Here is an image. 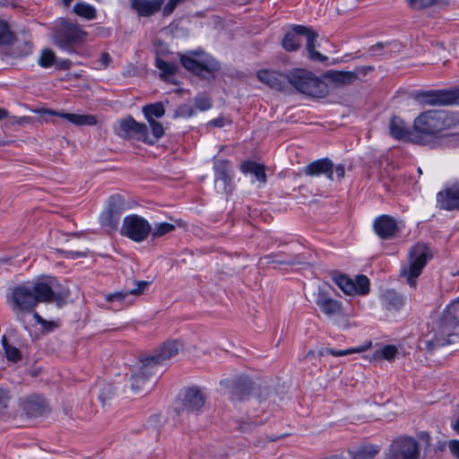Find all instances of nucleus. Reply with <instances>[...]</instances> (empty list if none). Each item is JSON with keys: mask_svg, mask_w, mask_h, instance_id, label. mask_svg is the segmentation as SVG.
I'll use <instances>...</instances> for the list:
<instances>
[{"mask_svg": "<svg viewBox=\"0 0 459 459\" xmlns=\"http://www.w3.org/2000/svg\"><path fill=\"white\" fill-rule=\"evenodd\" d=\"M316 352L314 351H309L307 355H306V358H309V357H313L315 356Z\"/></svg>", "mask_w": 459, "mask_h": 459, "instance_id": "nucleus-62", "label": "nucleus"}, {"mask_svg": "<svg viewBox=\"0 0 459 459\" xmlns=\"http://www.w3.org/2000/svg\"><path fill=\"white\" fill-rule=\"evenodd\" d=\"M176 230V225L169 222L155 223L151 233L153 238H160Z\"/></svg>", "mask_w": 459, "mask_h": 459, "instance_id": "nucleus-37", "label": "nucleus"}, {"mask_svg": "<svg viewBox=\"0 0 459 459\" xmlns=\"http://www.w3.org/2000/svg\"><path fill=\"white\" fill-rule=\"evenodd\" d=\"M458 123L459 118L446 110H428L415 118L413 128L420 134L437 136Z\"/></svg>", "mask_w": 459, "mask_h": 459, "instance_id": "nucleus-4", "label": "nucleus"}, {"mask_svg": "<svg viewBox=\"0 0 459 459\" xmlns=\"http://www.w3.org/2000/svg\"><path fill=\"white\" fill-rule=\"evenodd\" d=\"M135 285V288L129 290L130 295L137 296L142 294L144 291V290L150 285V281H136Z\"/></svg>", "mask_w": 459, "mask_h": 459, "instance_id": "nucleus-46", "label": "nucleus"}, {"mask_svg": "<svg viewBox=\"0 0 459 459\" xmlns=\"http://www.w3.org/2000/svg\"><path fill=\"white\" fill-rule=\"evenodd\" d=\"M305 174L307 176L325 175L329 180H334L333 164L329 159H321L309 163L305 168Z\"/></svg>", "mask_w": 459, "mask_h": 459, "instance_id": "nucleus-22", "label": "nucleus"}, {"mask_svg": "<svg viewBox=\"0 0 459 459\" xmlns=\"http://www.w3.org/2000/svg\"><path fill=\"white\" fill-rule=\"evenodd\" d=\"M9 399V392L6 389L0 388V411L7 407Z\"/></svg>", "mask_w": 459, "mask_h": 459, "instance_id": "nucleus-48", "label": "nucleus"}, {"mask_svg": "<svg viewBox=\"0 0 459 459\" xmlns=\"http://www.w3.org/2000/svg\"><path fill=\"white\" fill-rule=\"evenodd\" d=\"M257 79L272 89L282 91L289 83V75L271 70H261L257 73Z\"/></svg>", "mask_w": 459, "mask_h": 459, "instance_id": "nucleus-21", "label": "nucleus"}, {"mask_svg": "<svg viewBox=\"0 0 459 459\" xmlns=\"http://www.w3.org/2000/svg\"><path fill=\"white\" fill-rule=\"evenodd\" d=\"M73 11L76 15L88 21L94 20L97 15L94 6L83 2L76 3L74 5Z\"/></svg>", "mask_w": 459, "mask_h": 459, "instance_id": "nucleus-34", "label": "nucleus"}, {"mask_svg": "<svg viewBox=\"0 0 459 459\" xmlns=\"http://www.w3.org/2000/svg\"><path fill=\"white\" fill-rule=\"evenodd\" d=\"M289 83L300 93L313 97L324 98L328 93L327 84L312 72L296 69L289 74Z\"/></svg>", "mask_w": 459, "mask_h": 459, "instance_id": "nucleus-7", "label": "nucleus"}, {"mask_svg": "<svg viewBox=\"0 0 459 459\" xmlns=\"http://www.w3.org/2000/svg\"><path fill=\"white\" fill-rule=\"evenodd\" d=\"M389 133L396 140L411 141L420 143L418 137L412 139L411 132L404 126V123L399 117H394L389 124Z\"/></svg>", "mask_w": 459, "mask_h": 459, "instance_id": "nucleus-26", "label": "nucleus"}, {"mask_svg": "<svg viewBox=\"0 0 459 459\" xmlns=\"http://www.w3.org/2000/svg\"><path fill=\"white\" fill-rule=\"evenodd\" d=\"M179 3L182 2L180 0H169L168 4L163 8V14L165 16L171 14Z\"/></svg>", "mask_w": 459, "mask_h": 459, "instance_id": "nucleus-49", "label": "nucleus"}, {"mask_svg": "<svg viewBox=\"0 0 459 459\" xmlns=\"http://www.w3.org/2000/svg\"><path fill=\"white\" fill-rule=\"evenodd\" d=\"M204 403L205 396L201 389L193 386L184 391L180 406H177V410L186 412H195L198 411Z\"/></svg>", "mask_w": 459, "mask_h": 459, "instance_id": "nucleus-14", "label": "nucleus"}, {"mask_svg": "<svg viewBox=\"0 0 459 459\" xmlns=\"http://www.w3.org/2000/svg\"><path fill=\"white\" fill-rule=\"evenodd\" d=\"M459 326V299H455L445 308L434 329V336L424 342L428 351L454 343L457 338L456 330Z\"/></svg>", "mask_w": 459, "mask_h": 459, "instance_id": "nucleus-2", "label": "nucleus"}, {"mask_svg": "<svg viewBox=\"0 0 459 459\" xmlns=\"http://www.w3.org/2000/svg\"><path fill=\"white\" fill-rule=\"evenodd\" d=\"M195 107L201 110L206 111L212 108L211 99L204 95H198L195 98Z\"/></svg>", "mask_w": 459, "mask_h": 459, "instance_id": "nucleus-43", "label": "nucleus"}, {"mask_svg": "<svg viewBox=\"0 0 459 459\" xmlns=\"http://www.w3.org/2000/svg\"><path fill=\"white\" fill-rule=\"evenodd\" d=\"M70 255H71V257L74 258V257H81V256H84V255H85V253H83V252H78V251H71V252H70Z\"/></svg>", "mask_w": 459, "mask_h": 459, "instance_id": "nucleus-58", "label": "nucleus"}, {"mask_svg": "<svg viewBox=\"0 0 459 459\" xmlns=\"http://www.w3.org/2000/svg\"><path fill=\"white\" fill-rule=\"evenodd\" d=\"M65 6H69L73 0H62Z\"/></svg>", "mask_w": 459, "mask_h": 459, "instance_id": "nucleus-61", "label": "nucleus"}, {"mask_svg": "<svg viewBox=\"0 0 459 459\" xmlns=\"http://www.w3.org/2000/svg\"><path fill=\"white\" fill-rule=\"evenodd\" d=\"M180 62L186 70L206 80L214 79L215 74L220 69V64L202 50L181 55Z\"/></svg>", "mask_w": 459, "mask_h": 459, "instance_id": "nucleus-6", "label": "nucleus"}, {"mask_svg": "<svg viewBox=\"0 0 459 459\" xmlns=\"http://www.w3.org/2000/svg\"><path fill=\"white\" fill-rule=\"evenodd\" d=\"M214 181L216 187L221 188L224 192H230V172L231 167L228 160H218L214 162Z\"/></svg>", "mask_w": 459, "mask_h": 459, "instance_id": "nucleus-20", "label": "nucleus"}, {"mask_svg": "<svg viewBox=\"0 0 459 459\" xmlns=\"http://www.w3.org/2000/svg\"><path fill=\"white\" fill-rule=\"evenodd\" d=\"M299 36L306 37V49L310 60L318 63H325L328 60L326 56L323 55L316 49L318 34L310 28L303 25H295L291 30L285 34L281 42L283 48L286 51L298 50L301 46Z\"/></svg>", "mask_w": 459, "mask_h": 459, "instance_id": "nucleus-5", "label": "nucleus"}, {"mask_svg": "<svg viewBox=\"0 0 459 459\" xmlns=\"http://www.w3.org/2000/svg\"><path fill=\"white\" fill-rule=\"evenodd\" d=\"M33 316L39 323L43 324L45 322L38 313H34Z\"/></svg>", "mask_w": 459, "mask_h": 459, "instance_id": "nucleus-60", "label": "nucleus"}, {"mask_svg": "<svg viewBox=\"0 0 459 459\" xmlns=\"http://www.w3.org/2000/svg\"><path fill=\"white\" fill-rule=\"evenodd\" d=\"M155 369H143V358L141 359V367L137 372L134 373L131 377V387L135 392H140L143 389L146 380L149 376L156 374Z\"/></svg>", "mask_w": 459, "mask_h": 459, "instance_id": "nucleus-28", "label": "nucleus"}, {"mask_svg": "<svg viewBox=\"0 0 459 459\" xmlns=\"http://www.w3.org/2000/svg\"><path fill=\"white\" fill-rule=\"evenodd\" d=\"M87 37V31L65 19H59L53 27L55 45L68 54L76 53V48L86 41Z\"/></svg>", "mask_w": 459, "mask_h": 459, "instance_id": "nucleus-3", "label": "nucleus"}, {"mask_svg": "<svg viewBox=\"0 0 459 459\" xmlns=\"http://www.w3.org/2000/svg\"><path fill=\"white\" fill-rule=\"evenodd\" d=\"M325 76L337 87L350 85L357 80L356 73L351 71H329Z\"/></svg>", "mask_w": 459, "mask_h": 459, "instance_id": "nucleus-27", "label": "nucleus"}, {"mask_svg": "<svg viewBox=\"0 0 459 459\" xmlns=\"http://www.w3.org/2000/svg\"><path fill=\"white\" fill-rule=\"evenodd\" d=\"M145 130V124L138 123L131 116L118 121L115 128L116 134L125 139L134 137L140 141L142 133Z\"/></svg>", "mask_w": 459, "mask_h": 459, "instance_id": "nucleus-15", "label": "nucleus"}, {"mask_svg": "<svg viewBox=\"0 0 459 459\" xmlns=\"http://www.w3.org/2000/svg\"><path fill=\"white\" fill-rule=\"evenodd\" d=\"M252 387L251 380L248 377H238L232 387V397L237 400H243L250 394Z\"/></svg>", "mask_w": 459, "mask_h": 459, "instance_id": "nucleus-30", "label": "nucleus"}, {"mask_svg": "<svg viewBox=\"0 0 459 459\" xmlns=\"http://www.w3.org/2000/svg\"><path fill=\"white\" fill-rule=\"evenodd\" d=\"M448 447L451 453L459 459V440H451Z\"/></svg>", "mask_w": 459, "mask_h": 459, "instance_id": "nucleus-52", "label": "nucleus"}, {"mask_svg": "<svg viewBox=\"0 0 459 459\" xmlns=\"http://www.w3.org/2000/svg\"><path fill=\"white\" fill-rule=\"evenodd\" d=\"M423 96L424 101L431 105H459V87L451 91H429Z\"/></svg>", "mask_w": 459, "mask_h": 459, "instance_id": "nucleus-16", "label": "nucleus"}, {"mask_svg": "<svg viewBox=\"0 0 459 459\" xmlns=\"http://www.w3.org/2000/svg\"><path fill=\"white\" fill-rule=\"evenodd\" d=\"M382 300L385 307L389 310H399L403 305V300L402 297L394 290H385L382 295Z\"/></svg>", "mask_w": 459, "mask_h": 459, "instance_id": "nucleus-32", "label": "nucleus"}, {"mask_svg": "<svg viewBox=\"0 0 459 459\" xmlns=\"http://www.w3.org/2000/svg\"><path fill=\"white\" fill-rule=\"evenodd\" d=\"M124 209V202L120 195H111L108 206L100 215V223L108 232L117 230L119 217Z\"/></svg>", "mask_w": 459, "mask_h": 459, "instance_id": "nucleus-12", "label": "nucleus"}, {"mask_svg": "<svg viewBox=\"0 0 459 459\" xmlns=\"http://www.w3.org/2000/svg\"><path fill=\"white\" fill-rule=\"evenodd\" d=\"M115 394V389L111 385H106L100 391L99 398L102 403L111 398Z\"/></svg>", "mask_w": 459, "mask_h": 459, "instance_id": "nucleus-45", "label": "nucleus"}, {"mask_svg": "<svg viewBox=\"0 0 459 459\" xmlns=\"http://www.w3.org/2000/svg\"><path fill=\"white\" fill-rule=\"evenodd\" d=\"M164 0H130L131 7L141 16H151L160 11Z\"/></svg>", "mask_w": 459, "mask_h": 459, "instance_id": "nucleus-25", "label": "nucleus"}, {"mask_svg": "<svg viewBox=\"0 0 459 459\" xmlns=\"http://www.w3.org/2000/svg\"><path fill=\"white\" fill-rule=\"evenodd\" d=\"M182 348L183 345L176 340L164 342L152 355L143 357V369H155L158 372L160 368L168 366Z\"/></svg>", "mask_w": 459, "mask_h": 459, "instance_id": "nucleus-10", "label": "nucleus"}, {"mask_svg": "<svg viewBox=\"0 0 459 459\" xmlns=\"http://www.w3.org/2000/svg\"><path fill=\"white\" fill-rule=\"evenodd\" d=\"M333 281L347 295H364L369 291V280L362 274L355 279L338 274L333 277Z\"/></svg>", "mask_w": 459, "mask_h": 459, "instance_id": "nucleus-13", "label": "nucleus"}, {"mask_svg": "<svg viewBox=\"0 0 459 459\" xmlns=\"http://www.w3.org/2000/svg\"><path fill=\"white\" fill-rule=\"evenodd\" d=\"M414 9H423L437 4L440 0H406Z\"/></svg>", "mask_w": 459, "mask_h": 459, "instance_id": "nucleus-44", "label": "nucleus"}, {"mask_svg": "<svg viewBox=\"0 0 459 459\" xmlns=\"http://www.w3.org/2000/svg\"><path fill=\"white\" fill-rule=\"evenodd\" d=\"M397 348L394 345H386L375 352V358H383L388 361L394 359L397 354Z\"/></svg>", "mask_w": 459, "mask_h": 459, "instance_id": "nucleus-40", "label": "nucleus"}, {"mask_svg": "<svg viewBox=\"0 0 459 459\" xmlns=\"http://www.w3.org/2000/svg\"><path fill=\"white\" fill-rule=\"evenodd\" d=\"M365 351V348L363 346H359L358 348H351V349H346V350H334V349H322L320 350L317 354L319 357L325 356L326 354H331L334 357H341V356H346L352 353H359Z\"/></svg>", "mask_w": 459, "mask_h": 459, "instance_id": "nucleus-36", "label": "nucleus"}, {"mask_svg": "<svg viewBox=\"0 0 459 459\" xmlns=\"http://www.w3.org/2000/svg\"><path fill=\"white\" fill-rule=\"evenodd\" d=\"M420 443L411 437L395 439L390 448L387 459H418L420 446L427 448L430 444V437L427 432L419 435Z\"/></svg>", "mask_w": 459, "mask_h": 459, "instance_id": "nucleus-8", "label": "nucleus"}, {"mask_svg": "<svg viewBox=\"0 0 459 459\" xmlns=\"http://www.w3.org/2000/svg\"><path fill=\"white\" fill-rule=\"evenodd\" d=\"M5 352L8 359L18 361L21 359L20 351L14 347H6Z\"/></svg>", "mask_w": 459, "mask_h": 459, "instance_id": "nucleus-47", "label": "nucleus"}, {"mask_svg": "<svg viewBox=\"0 0 459 459\" xmlns=\"http://www.w3.org/2000/svg\"><path fill=\"white\" fill-rule=\"evenodd\" d=\"M437 204L446 211L459 210V185L454 184L437 195Z\"/></svg>", "mask_w": 459, "mask_h": 459, "instance_id": "nucleus-19", "label": "nucleus"}, {"mask_svg": "<svg viewBox=\"0 0 459 459\" xmlns=\"http://www.w3.org/2000/svg\"><path fill=\"white\" fill-rule=\"evenodd\" d=\"M431 257L429 247L423 244L415 245L410 252L409 264L401 270L411 287H415L416 278L421 273L428 260Z\"/></svg>", "mask_w": 459, "mask_h": 459, "instance_id": "nucleus-9", "label": "nucleus"}, {"mask_svg": "<svg viewBox=\"0 0 459 459\" xmlns=\"http://www.w3.org/2000/svg\"><path fill=\"white\" fill-rule=\"evenodd\" d=\"M378 453V448L372 445L360 447L353 452L352 459H372Z\"/></svg>", "mask_w": 459, "mask_h": 459, "instance_id": "nucleus-38", "label": "nucleus"}, {"mask_svg": "<svg viewBox=\"0 0 459 459\" xmlns=\"http://www.w3.org/2000/svg\"><path fill=\"white\" fill-rule=\"evenodd\" d=\"M22 409L28 416H39L44 412V400L37 396H30L23 400Z\"/></svg>", "mask_w": 459, "mask_h": 459, "instance_id": "nucleus-29", "label": "nucleus"}, {"mask_svg": "<svg viewBox=\"0 0 459 459\" xmlns=\"http://www.w3.org/2000/svg\"><path fill=\"white\" fill-rule=\"evenodd\" d=\"M374 230L377 235L383 239L393 238L399 230L396 220L389 215H380L374 221Z\"/></svg>", "mask_w": 459, "mask_h": 459, "instance_id": "nucleus-18", "label": "nucleus"}, {"mask_svg": "<svg viewBox=\"0 0 459 459\" xmlns=\"http://www.w3.org/2000/svg\"><path fill=\"white\" fill-rule=\"evenodd\" d=\"M130 295L129 290L115 291L107 295L106 299L111 303L122 304L126 301V298Z\"/></svg>", "mask_w": 459, "mask_h": 459, "instance_id": "nucleus-42", "label": "nucleus"}, {"mask_svg": "<svg viewBox=\"0 0 459 459\" xmlns=\"http://www.w3.org/2000/svg\"><path fill=\"white\" fill-rule=\"evenodd\" d=\"M345 176V169L344 166L342 164L337 165L335 168H333V177L334 180H342Z\"/></svg>", "mask_w": 459, "mask_h": 459, "instance_id": "nucleus-50", "label": "nucleus"}, {"mask_svg": "<svg viewBox=\"0 0 459 459\" xmlns=\"http://www.w3.org/2000/svg\"><path fill=\"white\" fill-rule=\"evenodd\" d=\"M111 61V57L108 53H103L99 60L100 68H106Z\"/></svg>", "mask_w": 459, "mask_h": 459, "instance_id": "nucleus-53", "label": "nucleus"}, {"mask_svg": "<svg viewBox=\"0 0 459 459\" xmlns=\"http://www.w3.org/2000/svg\"><path fill=\"white\" fill-rule=\"evenodd\" d=\"M178 113L180 115V116H187V117H191L193 115V110L191 108L187 107V106H182L180 107L178 109Z\"/></svg>", "mask_w": 459, "mask_h": 459, "instance_id": "nucleus-56", "label": "nucleus"}, {"mask_svg": "<svg viewBox=\"0 0 459 459\" xmlns=\"http://www.w3.org/2000/svg\"><path fill=\"white\" fill-rule=\"evenodd\" d=\"M228 123H229V121L223 117H218L210 122L211 125L217 126V127H222L225 125H227Z\"/></svg>", "mask_w": 459, "mask_h": 459, "instance_id": "nucleus-55", "label": "nucleus"}, {"mask_svg": "<svg viewBox=\"0 0 459 459\" xmlns=\"http://www.w3.org/2000/svg\"><path fill=\"white\" fill-rule=\"evenodd\" d=\"M374 70L373 66L370 65H365V66H358L355 68L352 73H356L357 79L359 75H366L368 72H371Z\"/></svg>", "mask_w": 459, "mask_h": 459, "instance_id": "nucleus-51", "label": "nucleus"}, {"mask_svg": "<svg viewBox=\"0 0 459 459\" xmlns=\"http://www.w3.org/2000/svg\"><path fill=\"white\" fill-rule=\"evenodd\" d=\"M156 67L161 72V78L165 79L168 76L174 75L178 69V66L175 63H169L163 60L160 57H157L155 60Z\"/></svg>", "mask_w": 459, "mask_h": 459, "instance_id": "nucleus-35", "label": "nucleus"}, {"mask_svg": "<svg viewBox=\"0 0 459 459\" xmlns=\"http://www.w3.org/2000/svg\"><path fill=\"white\" fill-rule=\"evenodd\" d=\"M12 308L17 319L25 325V313L30 312L40 302L56 301L59 303L63 297L56 294L52 287V281H39L35 283L20 284L12 291Z\"/></svg>", "mask_w": 459, "mask_h": 459, "instance_id": "nucleus-1", "label": "nucleus"}, {"mask_svg": "<svg viewBox=\"0 0 459 459\" xmlns=\"http://www.w3.org/2000/svg\"><path fill=\"white\" fill-rule=\"evenodd\" d=\"M55 58L56 56L52 50L45 49L42 51L39 56V65L45 68L50 67L51 65H53Z\"/></svg>", "mask_w": 459, "mask_h": 459, "instance_id": "nucleus-41", "label": "nucleus"}, {"mask_svg": "<svg viewBox=\"0 0 459 459\" xmlns=\"http://www.w3.org/2000/svg\"><path fill=\"white\" fill-rule=\"evenodd\" d=\"M8 117V111L5 108H0V120Z\"/></svg>", "mask_w": 459, "mask_h": 459, "instance_id": "nucleus-59", "label": "nucleus"}, {"mask_svg": "<svg viewBox=\"0 0 459 459\" xmlns=\"http://www.w3.org/2000/svg\"><path fill=\"white\" fill-rule=\"evenodd\" d=\"M42 113L54 115L67 119L75 126H94L97 124V118L92 115H80L65 112H56L50 109H45Z\"/></svg>", "mask_w": 459, "mask_h": 459, "instance_id": "nucleus-24", "label": "nucleus"}, {"mask_svg": "<svg viewBox=\"0 0 459 459\" xmlns=\"http://www.w3.org/2000/svg\"><path fill=\"white\" fill-rule=\"evenodd\" d=\"M13 39V34L11 31L7 22L0 19V45H9Z\"/></svg>", "mask_w": 459, "mask_h": 459, "instance_id": "nucleus-39", "label": "nucleus"}, {"mask_svg": "<svg viewBox=\"0 0 459 459\" xmlns=\"http://www.w3.org/2000/svg\"><path fill=\"white\" fill-rule=\"evenodd\" d=\"M143 113L146 120H152L162 117L165 108L161 102H155L143 107Z\"/></svg>", "mask_w": 459, "mask_h": 459, "instance_id": "nucleus-33", "label": "nucleus"}, {"mask_svg": "<svg viewBox=\"0 0 459 459\" xmlns=\"http://www.w3.org/2000/svg\"><path fill=\"white\" fill-rule=\"evenodd\" d=\"M65 64L70 65V64H71V61H65Z\"/></svg>", "mask_w": 459, "mask_h": 459, "instance_id": "nucleus-63", "label": "nucleus"}, {"mask_svg": "<svg viewBox=\"0 0 459 459\" xmlns=\"http://www.w3.org/2000/svg\"><path fill=\"white\" fill-rule=\"evenodd\" d=\"M264 260L266 261L267 264H270V263H279V264H296L298 263L297 261L295 260H292V261H288V262H285V261H281V260H275L274 259V255H266L264 257Z\"/></svg>", "mask_w": 459, "mask_h": 459, "instance_id": "nucleus-54", "label": "nucleus"}, {"mask_svg": "<svg viewBox=\"0 0 459 459\" xmlns=\"http://www.w3.org/2000/svg\"><path fill=\"white\" fill-rule=\"evenodd\" d=\"M13 123H15L18 125H22V124L30 120V118L27 117H13Z\"/></svg>", "mask_w": 459, "mask_h": 459, "instance_id": "nucleus-57", "label": "nucleus"}, {"mask_svg": "<svg viewBox=\"0 0 459 459\" xmlns=\"http://www.w3.org/2000/svg\"><path fill=\"white\" fill-rule=\"evenodd\" d=\"M152 226L147 220L137 214L127 215L123 220L120 234L134 242H142L148 238Z\"/></svg>", "mask_w": 459, "mask_h": 459, "instance_id": "nucleus-11", "label": "nucleus"}, {"mask_svg": "<svg viewBox=\"0 0 459 459\" xmlns=\"http://www.w3.org/2000/svg\"><path fill=\"white\" fill-rule=\"evenodd\" d=\"M315 302L322 313L327 316H339L342 312V302L332 299L327 292L321 289H318L316 293Z\"/></svg>", "mask_w": 459, "mask_h": 459, "instance_id": "nucleus-17", "label": "nucleus"}, {"mask_svg": "<svg viewBox=\"0 0 459 459\" xmlns=\"http://www.w3.org/2000/svg\"><path fill=\"white\" fill-rule=\"evenodd\" d=\"M3 144H4V143L2 141H0V145H3Z\"/></svg>", "mask_w": 459, "mask_h": 459, "instance_id": "nucleus-64", "label": "nucleus"}, {"mask_svg": "<svg viewBox=\"0 0 459 459\" xmlns=\"http://www.w3.org/2000/svg\"><path fill=\"white\" fill-rule=\"evenodd\" d=\"M147 122L151 127V133H149L148 126L145 125V130L142 133L140 141L146 144L153 145L164 135L165 130L162 124L156 119L147 120Z\"/></svg>", "mask_w": 459, "mask_h": 459, "instance_id": "nucleus-23", "label": "nucleus"}, {"mask_svg": "<svg viewBox=\"0 0 459 459\" xmlns=\"http://www.w3.org/2000/svg\"><path fill=\"white\" fill-rule=\"evenodd\" d=\"M240 169L243 173H250L254 175L257 181L261 183L266 182V174L264 166L255 161L247 160L242 163Z\"/></svg>", "mask_w": 459, "mask_h": 459, "instance_id": "nucleus-31", "label": "nucleus"}]
</instances>
